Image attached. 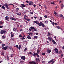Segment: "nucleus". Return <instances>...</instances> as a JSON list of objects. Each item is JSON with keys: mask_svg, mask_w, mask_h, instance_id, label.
<instances>
[{"mask_svg": "<svg viewBox=\"0 0 64 64\" xmlns=\"http://www.w3.org/2000/svg\"><path fill=\"white\" fill-rule=\"evenodd\" d=\"M51 52V50H48V49L47 50V52L48 53H50Z\"/></svg>", "mask_w": 64, "mask_h": 64, "instance_id": "nucleus-13", "label": "nucleus"}, {"mask_svg": "<svg viewBox=\"0 0 64 64\" xmlns=\"http://www.w3.org/2000/svg\"><path fill=\"white\" fill-rule=\"evenodd\" d=\"M38 25H39V26H41V24H40V23H39V22H38V23L37 24Z\"/></svg>", "mask_w": 64, "mask_h": 64, "instance_id": "nucleus-30", "label": "nucleus"}, {"mask_svg": "<svg viewBox=\"0 0 64 64\" xmlns=\"http://www.w3.org/2000/svg\"><path fill=\"white\" fill-rule=\"evenodd\" d=\"M5 44H3L2 46V47H4V46H5Z\"/></svg>", "mask_w": 64, "mask_h": 64, "instance_id": "nucleus-28", "label": "nucleus"}, {"mask_svg": "<svg viewBox=\"0 0 64 64\" xmlns=\"http://www.w3.org/2000/svg\"><path fill=\"white\" fill-rule=\"evenodd\" d=\"M34 22L35 23H36V24H38V22L37 21H35Z\"/></svg>", "mask_w": 64, "mask_h": 64, "instance_id": "nucleus-24", "label": "nucleus"}, {"mask_svg": "<svg viewBox=\"0 0 64 64\" xmlns=\"http://www.w3.org/2000/svg\"><path fill=\"white\" fill-rule=\"evenodd\" d=\"M21 5L22 7H26V5L24 4H21Z\"/></svg>", "mask_w": 64, "mask_h": 64, "instance_id": "nucleus-16", "label": "nucleus"}, {"mask_svg": "<svg viewBox=\"0 0 64 64\" xmlns=\"http://www.w3.org/2000/svg\"><path fill=\"white\" fill-rule=\"evenodd\" d=\"M18 10H19V9L18 8H16V11H18Z\"/></svg>", "mask_w": 64, "mask_h": 64, "instance_id": "nucleus-39", "label": "nucleus"}, {"mask_svg": "<svg viewBox=\"0 0 64 64\" xmlns=\"http://www.w3.org/2000/svg\"><path fill=\"white\" fill-rule=\"evenodd\" d=\"M20 63H23V62L22 61H20Z\"/></svg>", "mask_w": 64, "mask_h": 64, "instance_id": "nucleus-60", "label": "nucleus"}, {"mask_svg": "<svg viewBox=\"0 0 64 64\" xmlns=\"http://www.w3.org/2000/svg\"><path fill=\"white\" fill-rule=\"evenodd\" d=\"M14 36V34H11V37L12 38Z\"/></svg>", "mask_w": 64, "mask_h": 64, "instance_id": "nucleus-33", "label": "nucleus"}, {"mask_svg": "<svg viewBox=\"0 0 64 64\" xmlns=\"http://www.w3.org/2000/svg\"><path fill=\"white\" fill-rule=\"evenodd\" d=\"M21 45H20L19 46H18V49L19 50H20V49H21Z\"/></svg>", "mask_w": 64, "mask_h": 64, "instance_id": "nucleus-22", "label": "nucleus"}, {"mask_svg": "<svg viewBox=\"0 0 64 64\" xmlns=\"http://www.w3.org/2000/svg\"><path fill=\"white\" fill-rule=\"evenodd\" d=\"M26 2L27 3H29V2H28V0H26Z\"/></svg>", "mask_w": 64, "mask_h": 64, "instance_id": "nucleus-59", "label": "nucleus"}, {"mask_svg": "<svg viewBox=\"0 0 64 64\" xmlns=\"http://www.w3.org/2000/svg\"><path fill=\"white\" fill-rule=\"evenodd\" d=\"M2 55H4V52H3L2 53Z\"/></svg>", "mask_w": 64, "mask_h": 64, "instance_id": "nucleus-48", "label": "nucleus"}, {"mask_svg": "<svg viewBox=\"0 0 64 64\" xmlns=\"http://www.w3.org/2000/svg\"><path fill=\"white\" fill-rule=\"evenodd\" d=\"M54 13L55 15H56V14H57V13H56V12L55 11H54Z\"/></svg>", "mask_w": 64, "mask_h": 64, "instance_id": "nucleus-44", "label": "nucleus"}, {"mask_svg": "<svg viewBox=\"0 0 64 64\" xmlns=\"http://www.w3.org/2000/svg\"><path fill=\"white\" fill-rule=\"evenodd\" d=\"M51 64H52L54 63V62H55V61H54V59H53L52 60H51L50 61H49L48 62V63H51Z\"/></svg>", "mask_w": 64, "mask_h": 64, "instance_id": "nucleus-1", "label": "nucleus"}, {"mask_svg": "<svg viewBox=\"0 0 64 64\" xmlns=\"http://www.w3.org/2000/svg\"><path fill=\"white\" fill-rule=\"evenodd\" d=\"M14 47H16V48H18V45L15 46H14Z\"/></svg>", "mask_w": 64, "mask_h": 64, "instance_id": "nucleus-53", "label": "nucleus"}, {"mask_svg": "<svg viewBox=\"0 0 64 64\" xmlns=\"http://www.w3.org/2000/svg\"><path fill=\"white\" fill-rule=\"evenodd\" d=\"M42 55H45V53H43L42 54Z\"/></svg>", "mask_w": 64, "mask_h": 64, "instance_id": "nucleus-51", "label": "nucleus"}, {"mask_svg": "<svg viewBox=\"0 0 64 64\" xmlns=\"http://www.w3.org/2000/svg\"><path fill=\"white\" fill-rule=\"evenodd\" d=\"M30 14H33V12H30Z\"/></svg>", "mask_w": 64, "mask_h": 64, "instance_id": "nucleus-55", "label": "nucleus"}, {"mask_svg": "<svg viewBox=\"0 0 64 64\" xmlns=\"http://www.w3.org/2000/svg\"><path fill=\"white\" fill-rule=\"evenodd\" d=\"M19 37L20 38H21V37H22V35L21 34H20L19 35Z\"/></svg>", "mask_w": 64, "mask_h": 64, "instance_id": "nucleus-41", "label": "nucleus"}, {"mask_svg": "<svg viewBox=\"0 0 64 64\" xmlns=\"http://www.w3.org/2000/svg\"><path fill=\"white\" fill-rule=\"evenodd\" d=\"M23 31V30H22V29H20V31L21 32V31Z\"/></svg>", "mask_w": 64, "mask_h": 64, "instance_id": "nucleus-57", "label": "nucleus"}, {"mask_svg": "<svg viewBox=\"0 0 64 64\" xmlns=\"http://www.w3.org/2000/svg\"><path fill=\"white\" fill-rule=\"evenodd\" d=\"M16 14L18 16H20V15H21V14L20 13L19 14V13H16Z\"/></svg>", "mask_w": 64, "mask_h": 64, "instance_id": "nucleus-20", "label": "nucleus"}, {"mask_svg": "<svg viewBox=\"0 0 64 64\" xmlns=\"http://www.w3.org/2000/svg\"><path fill=\"white\" fill-rule=\"evenodd\" d=\"M3 26H0V28H3Z\"/></svg>", "mask_w": 64, "mask_h": 64, "instance_id": "nucleus-50", "label": "nucleus"}, {"mask_svg": "<svg viewBox=\"0 0 64 64\" xmlns=\"http://www.w3.org/2000/svg\"><path fill=\"white\" fill-rule=\"evenodd\" d=\"M62 53L61 51V50H60V51L59 52V54H61Z\"/></svg>", "mask_w": 64, "mask_h": 64, "instance_id": "nucleus-46", "label": "nucleus"}, {"mask_svg": "<svg viewBox=\"0 0 64 64\" xmlns=\"http://www.w3.org/2000/svg\"><path fill=\"white\" fill-rule=\"evenodd\" d=\"M48 36H49V37H50L51 36V34H48Z\"/></svg>", "mask_w": 64, "mask_h": 64, "instance_id": "nucleus-42", "label": "nucleus"}, {"mask_svg": "<svg viewBox=\"0 0 64 64\" xmlns=\"http://www.w3.org/2000/svg\"><path fill=\"white\" fill-rule=\"evenodd\" d=\"M2 24L3 22H0V25H1V24Z\"/></svg>", "mask_w": 64, "mask_h": 64, "instance_id": "nucleus-43", "label": "nucleus"}, {"mask_svg": "<svg viewBox=\"0 0 64 64\" xmlns=\"http://www.w3.org/2000/svg\"><path fill=\"white\" fill-rule=\"evenodd\" d=\"M40 23L42 27H44L45 26V25H44V24H43V23L40 22Z\"/></svg>", "mask_w": 64, "mask_h": 64, "instance_id": "nucleus-12", "label": "nucleus"}, {"mask_svg": "<svg viewBox=\"0 0 64 64\" xmlns=\"http://www.w3.org/2000/svg\"><path fill=\"white\" fill-rule=\"evenodd\" d=\"M61 6L62 8L64 7V5L63 4H61Z\"/></svg>", "mask_w": 64, "mask_h": 64, "instance_id": "nucleus-34", "label": "nucleus"}, {"mask_svg": "<svg viewBox=\"0 0 64 64\" xmlns=\"http://www.w3.org/2000/svg\"><path fill=\"white\" fill-rule=\"evenodd\" d=\"M2 49L4 50H5L7 49V47L5 46L2 48Z\"/></svg>", "mask_w": 64, "mask_h": 64, "instance_id": "nucleus-9", "label": "nucleus"}, {"mask_svg": "<svg viewBox=\"0 0 64 64\" xmlns=\"http://www.w3.org/2000/svg\"><path fill=\"white\" fill-rule=\"evenodd\" d=\"M36 55H37L36 56L37 57H39V55L38 54L35 52H34V54L33 56H35Z\"/></svg>", "mask_w": 64, "mask_h": 64, "instance_id": "nucleus-7", "label": "nucleus"}, {"mask_svg": "<svg viewBox=\"0 0 64 64\" xmlns=\"http://www.w3.org/2000/svg\"><path fill=\"white\" fill-rule=\"evenodd\" d=\"M21 58L23 60H25V56H22L21 57Z\"/></svg>", "mask_w": 64, "mask_h": 64, "instance_id": "nucleus-10", "label": "nucleus"}, {"mask_svg": "<svg viewBox=\"0 0 64 64\" xmlns=\"http://www.w3.org/2000/svg\"><path fill=\"white\" fill-rule=\"evenodd\" d=\"M28 34H29L30 35V36H32L33 35V34H32L31 33V32H30L29 33H28Z\"/></svg>", "mask_w": 64, "mask_h": 64, "instance_id": "nucleus-21", "label": "nucleus"}, {"mask_svg": "<svg viewBox=\"0 0 64 64\" xmlns=\"http://www.w3.org/2000/svg\"><path fill=\"white\" fill-rule=\"evenodd\" d=\"M14 38H12L11 39V40H12V41H13L14 40Z\"/></svg>", "mask_w": 64, "mask_h": 64, "instance_id": "nucleus-52", "label": "nucleus"}, {"mask_svg": "<svg viewBox=\"0 0 64 64\" xmlns=\"http://www.w3.org/2000/svg\"><path fill=\"white\" fill-rule=\"evenodd\" d=\"M29 63H30V64H38V63L37 62L34 61L30 62H29Z\"/></svg>", "mask_w": 64, "mask_h": 64, "instance_id": "nucleus-3", "label": "nucleus"}, {"mask_svg": "<svg viewBox=\"0 0 64 64\" xmlns=\"http://www.w3.org/2000/svg\"><path fill=\"white\" fill-rule=\"evenodd\" d=\"M40 60L39 59V58L38 57L37 58H36V62H38V61H39Z\"/></svg>", "mask_w": 64, "mask_h": 64, "instance_id": "nucleus-17", "label": "nucleus"}, {"mask_svg": "<svg viewBox=\"0 0 64 64\" xmlns=\"http://www.w3.org/2000/svg\"><path fill=\"white\" fill-rule=\"evenodd\" d=\"M2 39H5V36H2Z\"/></svg>", "mask_w": 64, "mask_h": 64, "instance_id": "nucleus-35", "label": "nucleus"}, {"mask_svg": "<svg viewBox=\"0 0 64 64\" xmlns=\"http://www.w3.org/2000/svg\"><path fill=\"white\" fill-rule=\"evenodd\" d=\"M37 54H39V53H40V50H38L37 51Z\"/></svg>", "mask_w": 64, "mask_h": 64, "instance_id": "nucleus-26", "label": "nucleus"}, {"mask_svg": "<svg viewBox=\"0 0 64 64\" xmlns=\"http://www.w3.org/2000/svg\"><path fill=\"white\" fill-rule=\"evenodd\" d=\"M2 60L0 61V63H2Z\"/></svg>", "mask_w": 64, "mask_h": 64, "instance_id": "nucleus-64", "label": "nucleus"}, {"mask_svg": "<svg viewBox=\"0 0 64 64\" xmlns=\"http://www.w3.org/2000/svg\"><path fill=\"white\" fill-rule=\"evenodd\" d=\"M32 4V5H33V2H30Z\"/></svg>", "mask_w": 64, "mask_h": 64, "instance_id": "nucleus-56", "label": "nucleus"}, {"mask_svg": "<svg viewBox=\"0 0 64 64\" xmlns=\"http://www.w3.org/2000/svg\"><path fill=\"white\" fill-rule=\"evenodd\" d=\"M9 19V18L8 17L6 16L5 17V19L6 20H7Z\"/></svg>", "mask_w": 64, "mask_h": 64, "instance_id": "nucleus-19", "label": "nucleus"}, {"mask_svg": "<svg viewBox=\"0 0 64 64\" xmlns=\"http://www.w3.org/2000/svg\"><path fill=\"white\" fill-rule=\"evenodd\" d=\"M60 16H63V15H62V14H60Z\"/></svg>", "mask_w": 64, "mask_h": 64, "instance_id": "nucleus-61", "label": "nucleus"}, {"mask_svg": "<svg viewBox=\"0 0 64 64\" xmlns=\"http://www.w3.org/2000/svg\"><path fill=\"white\" fill-rule=\"evenodd\" d=\"M38 33H36V35H38Z\"/></svg>", "mask_w": 64, "mask_h": 64, "instance_id": "nucleus-63", "label": "nucleus"}, {"mask_svg": "<svg viewBox=\"0 0 64 64\" xmlns=\"http://www.w3.org/2000/svg\"><path fill=\"white\" fill-rule=\"evenodd\" d=\"M10 19L12 20H14V21H16L17 20L16 18H15L12 17H10Z\"/></svg>", "mask_w": 64, "mask_h": 64, "instance_id": "nucleus-8", "label": "nucleus"}, {"mask_svg": "<svg viewBox=\"0 0 64 64\" xmlns=\"http://www.w3.org/2000/svg\"><path fill=\"white\" fill-rule=\"evenodd\" d=\"M52 24L53 25H54L55 24V23L54 22H52Z\"/></svg>", "mask_w": 64, "mask_h": 64, "instance_id": "nucleus-62", "label": "nucleus"}, {"mask_svg": "<svg viewBox=\"0 0 64 64\" xmlns=\"http://www.w3.org/2000/svg\"><path fill=\"white\" fill-rule=\"evenodd\" d=\"M24 19H25L26 20H27V21H30V19H29L28 18L27 16H24Z\"/></svg>", "mask_w": 64, "mask_h": 64, "instance_id": "nucleus-4", "label": "nucleus"}, {"mask_svg": "<svg viewBox=\"0 0 64 64\" xmlns=\"http://www.w3.org/2000/svg\"><path fill=\"white\" fill-rule=\"evenodd\" d=\"M56 28H58V29H59V28H60V27L59 26H56Z\"/></svg>", "mask_w": 64, "mask_h": 64, "instance_id": "nucleus-47", "label": "nucleus"}, {"mask_svg": "<svg viewBox=\"0 0 64 64\" xmlns=\"http://www.w3.org/2000/svg\"><path fill=\"white\" fill-rule=\"evenodd\" d=\"M4 6L6 7V9H9V7H8V4L7 3H5L4 5Z\"/></svg>", "mask_w": 64, "mask_h": 64, "instance_id": "nucleus-5", "label": "nucleus"}, {"mask_svg": "<svg viewBox=\"0 0 64 64\" xmlns=\"http://www.w3.org/2000/svg\"><path fill=\"white\" fill-rule=\"evenodd\" d=\"M38 38V36H34V39H37Z\"/></svg>", "mask_w": 64, "mask_h": 64, "instance_id": "nucleus-23", "label": "nucleus"}, {"mask_svg": "<svg viewBox=\"0 0 64 64\" xmlns=\"http://www.w3.org/2000/svg\"><path fill=\"white\" fill-rule=\"evenodd\" d=\"M13 56H14V54H12L10 55V57H13Z\"/></svg>", "mask_w": 64, "mask_h": 64, "instance_id": "nucleus-40", "label": "nucleus"}, {"mask_svg": "<svg viewBox=\"0 0 64 64\" xmlns=\"http://www.w3.org/2000/svg\"><path fill=\"white\" fill-rule=\"evenodd\" d=\"M47 39L48 40H49L50 41H51L53 40V39H52V38L48 37V38H47Z\"/></svg>", "mask_w": 64, "mask_h": 64, "instance_id": "nucleus-11", "label": "nucleus"}, {"mask_svg": "<svg viewBox=\"0 0 64 64\" xmlns=\"http://www.w3.org/2000/svg\"><path fill=\"white\" fill-rule=\"evenodd\" d=\"M7 60H9V57L8 56H7L6 57Z\"/></svg>", "mask_w": 64, "mask_h": 64, "instance_id": "nucleus-32", "label": "nucleus"}, {"mask_svg": "<svg viewBox=\"0 0 64 64\" xmlns=\"http://www.w3.org/2000/svg\"><path fill=\"white\" fill-rule=\"evenodd\" d=\"M13 30L14 31H15V32H16V29L15 28H14L13 29Z\"/></svg>", "mask_w": 64, "mask_h": 64, "instance_id": "nucleus-29", "label": "nucleus"}, {"mask_svg": "<svg viewBox=\"0 0 64 64\" xmlns=\"http://www.w3.org/2000/svg\"><path fill=\"white\" fill-rule=\"evenodd\" d=\"M1 8H2V9H4V10H5V7L4 6H2V7Z\"/></svg>", "mask_w": 64, "mask_h": 64, "instance_id": "nucleus-31", "label": "nucleus"}, {"mask_svg": "<svg viewBox=\"0 0 64 64\" xmlns=\"http://www.w3.org/2000/svg\"><path fill=\"white\" fill-rule=\"evenodd\" d=\"M30 28L31 29H32V30H33L34 29V28H34V27L33 26H31L30 27Z\"/></svg>", "mask_w": 64, "mask_h": 64, "instance_id": "nucleus-25", "label": "nucleus"}, {"mask_svg": "<svg viewBox=\"0 0 64 64\" xmlns=\"http://www.w3.org/2000/svg\"><path fill=\"white\" fill-rule=\"evenodd\" d=\"M51 4H55V3H54V2H52L51 3Z\"/></svg>", "mask_w": 64, "mask_h": 64, "instance_id": "nucleus-49", "label": "nucleus"}, {"mask_svg": "<svg viewBox=\"0 0 64 64\" xmlns=\"http://www.w3.org/2000/svg\"><path fill=\"white\" fill-rule=\"evenodd\" d=\"M27 50V48H25L24 49V52H26V50Z\"/></svg>", "mask_w": 64, "mask_h": 64, "instance_id": "nucleus-36", "label": "nucleus"}, {"mask_svg": "<svg viewBox=\"0 0 64 64\" xmlns=\"http://www.w3.org/2000/svg\"><path fill=\"white\" fill-rule=\"evenodd\" d=\"M32 31L33 32H34V31H37V29L35 28H34L33 29V30H32Z\"/></svg>", "mask_w": 64, "mask_h": 64, "instance_id": "nucleus-15", "label": "nucleus"}, {"mask_svg": "<svg viewBox=\"0 0 64 64\" xmlns=\"http://www.w3.org/2000/svg\"><path fill=\"white\" fill-rule=\"evenodd\" d=\"M44 23H46V24H47V23H48V21L47 20L45 21L44 22Z\"/></svg>", "mask_w": 64, "mask_h": 64, "instance_id": "nucleus-38", "label": "nucleus"}, {"mask_svg": "<svg viewBox=\"0 0 64 64\" xmlns=\"http://www.w3.org/2000/svg\"><path fill=\"white\" fill-rule=\"evenodd\" d=\"M54 50L56 53H58V50L57 48H55L54 49Z\"/></svg>", "mask_w": 64, "mask_h": 64, "instance_id": "nucleus-6", "label": "nucleus"}, {"mask_svg": "<svg viewBox=\"0 0 64 64\" xmlns=\"http://www.w3.org/2000/svg\"><path fill=\"white\" fill-rule=\"evenodd\" d=\"M6 33V31L5 30H2L0 31V33L1 34H5Z\"/></svg>", "mask_w": 64, "mask_h": 64, "instance_id": "nucleus-2", "label": "nucleus"}, {"mask_svg": "<svg viewBox=\"0 0 64 64\" xmlns=\"http://www.w3.org/2000/svg\"><path fill=\"white\" fill-rule=\"evenodd\" d=\"M40 20H41L42 19V17H40Z\"/></svg>", "mask_w": 64, "mask_h": 64, "instance_id": "nucleus-54", "label": "nucleus"}, {"mask_svg": "<svg viewBox=\"0 0 64 64\" xmlns=\"http://www.w3.org/2000/svg\"><path fill=\"white\" fill-rule=\"evenodd\" d=\"M31 30H32V29L31 28H30L29 29V30H30V31H31Z\"/></svg>", "mask_w": 64, "mask_h": 64, "instance_id": "nucleus-58", "label": "nucleus"}, {"mask_svg": "<svg viewBox=\"0 0 64 64\" xmlns=\"http://www.w3.org/2000/svg\"><path fill=\"white\" fill-rule=\"evenodd\" d=\"M11 50H13V48H12V47L11 46H10L9 48Z\"/></svg>", "mask_w": 64, "mask_h": 64, "instance_id": "nucleus-27", "label": "nucleus"}, {"mask_svg": "<svg viewBox=\"0 0 64 64\" xmlns=\"http://www.w3.org/2000/svg\"><path fill=\"white\" fill-rule=\"evenodd\" d=\"M52 42L53 43V44H55L56 43V42L55 41V40H52Z\"/></svg>", "mask_w": 64, "mask_h": 64, "instance_id": "nucleus-18", "label": "nucleus"}, {"mask_svg": "<svg viewBox=\"0 0 64 64\" xmlns=\"http://www.w3.org/2000/svg\"><path fill=\"white\" fill-rule=\"evenodd\" d=\"M28 54H31V55H32V54H33L32 53V52H30L28 53Z\"/></svg>", "mask_w": 64, "mask_h": 64, "instance_id": "nucleus-45", "label": "nucleus"}, {"mask_svg": "<svg viewBox=\"0 0 64 64\" xmlns=\"http://www.w3.org/2000/svg\"><path fill=\"white\" fill-rule=\"evenodd\" d=\"M27 38L28 39H31V38L30 37V36H29V35H28V36H27Z\"/></svg>", "mask_w": 64, "mask_h": 64, "instance_id": "nucleus-14", "label": "nucleus"}, {"mask_svg": "<svg viewBox=\"0 0 64 64\" xmlns=\"http://www.w3.org/2000/svg\"><path fill=\"white\" fill-rule=\"evenodd\" d=\"M20 39H22V40H24L25 39V38L23 37L22 38H20Z\"/></svg>", "mask_w": 64, "mask_h": 64, "instance_id": "nucleus-37", "label": "nucleus"}]
</instances>
